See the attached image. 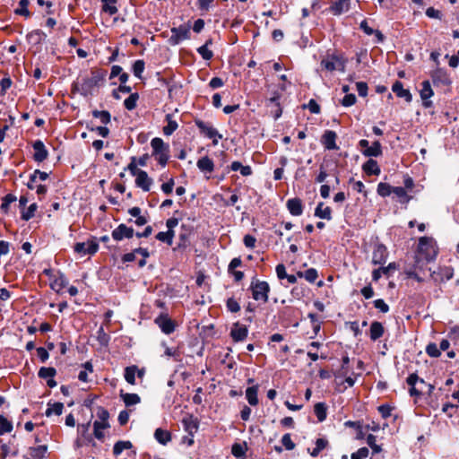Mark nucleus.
I'll list each match as a JSON object with an SVG mask.
<instances>
[{"mask_svg":"<svg viewBox=\"0 0 459 459\" xmlns=\"http://www.w3.org/2000/svg\"><path fill=\"white\" fill-rule=\"evenodd\" d=\"M107 71L105 70H92L91 76L83 78L82 82L76 86V90L84 97L92 95L94 89L104 83Z\"/></svg>","mask_w":459,"mask_h":459,"instance_id":"f257e3e1","label":"nucleus"},{"mask_svg":"<svg viewBox=\"0 0 459 459\" xmlns=\"http://www.w3.org/2000/svg\"><path fill=\"white\" fill-rule=\"evenodd\" d=\"M249 290L252 294V299L255 301L265 304L269 299L270 285L265 281H261L254 276L249 285Z\"/></svg>","mask_w":459,"mask_h":459,"instance_id":"f03ea898","label":"nucleus"},{"mask_svg":"<svg viewBox=\"0 0 459 459\" xmlns=\"http://www.w3.org/2000/svg\"><path fill=\"white\" fill-rule=\"evenodd\" d=\"M96 416L98 419L93 422V434L97 439L102 440L104 438L103 430L110 427L108 422L109 412L105 408L98 406Z\"/></svg>","mask_w":459,"mask_h":459,"instance_id":"7ed1b4c3","label":"nucleus"},{"mask_svg":"<svg viewBox=\"0 0 459 459\" xmlns=\"http://www.w3.org/2000/svg\"><path fill=\"white\" fill-rule=\"evenodd\" d=\"M152 148V156L161 167H165L169 159V146L165 143L161 138L155 137L151 141Z\"/></svg>","mask_w":459,"mask_h":459,"instance_id":"20e7f679","label":"nucleus"},{"mask_svg":"<svg viewBox=\"0 0 459 459\" xmlns=\"http://www.w3.org/2000/svg\"><path fill=\"white\" fill-rule=\"evenodd\" d=\"M195 123L202 134L212 140V144L214 146L218 144L219 139L222 138V134H221L216 128H214L210 123L203 120L198 119L195 120Z\"/></svg>","mask_w":459,"mask_h":459,"instance_id":"39448f33","label":"nucleus"},{"mask_svg":"<svg viewBox=\"0 0 459 459\" xmlns=\"http://www.w3.org/2000/svg\"><path fill=\"white\" fill-rule=\"evenodd\" d=\"M171 36L169 39V42L172 46H177L185 39L190 38V26L188 24H182L178 27H173L170 30Z\"/></svg>","mask_w":459,"mask_h":459,"instance_id":"423d86ee","label":"nucleus"},{"mask_svg":"<svg viewBox=\"0 0 459 459\" xmlns=\"http://www.w3.org/2000/svg\"><path fill=\"white\" fill-rule=\"evenodd\" d=\"M193 235V227L187 224H182L180 227V232L178 234V245L173 248V250L176 251L186 249L191 245V238Z\"/></svg>","mask_w":459,"mask_h":459,"instance_id":"0eeeda50","label":"nucleus"},{"mask_svg":"<svg viewBox=\"0 0 459 459\" xmlns=\"http://www.w3.org/2000/svg\"><path fill=\"white\" fill-rule=\"evenodd\" d=\"M98 249L99 244L95 238H91L87 242H77L74 247V252L79 254L81 256L94 255Z\"/></svg>","mask_w":459,"mask_h":459,"instance_id":"6e6552de","label":"nucleus"},{"mask_svg":"<svg viewBox=\"0 0 459 459\" xmlns=\"http://www.w3.org/2000/svg\"><path fill=\"white\" fill-rule=\"evenodd\" d=\"M434 239L431 237H420L418 244V251L423 254L427 260H431L436 256L434 250Z\"/></svg>","mask_w":459,"mask_h":459,"instance_id":"1a4fd4ad","label":"nucleus"},{"mask_svg":"<svg viewBox=\"0 0 459 459\" xmlns=\"http://www.w3.org/2000/svg\"><path fill=\"white\" fill-rule=\"evenodd\" d=\"M406 382L407 384L411 386L410 390H409V393L411 394V396H420L421 394V391L419 390L417 387H416V385L418 383L421 384V385H427L428 388H429V393H432L433 390H434V385H427L425 383V381L422 379V378H420L418 377L417 374L415 373H412L411 374L407 379H406Z\"/></svg>","mask_w":459,"mask_h":459,"instance_id":"9d476101","label":"nucleus"},{"mask_svg":"<svg viewBox=\"0 0 459 459\" xmlns=\"http://www.w3.org/2000/svg\"><path fill=\"white\" fill-rule=\"evenodd\" d=\"M154 322L165 334H170L176 329L175 322L168 316V314H160L154 319Z\"/></svg>","mask_w":459,"mask_h":459,"instance_id":"9b49d317","label":"nucleus"},{"mask_svg":"<svg viewBox=\"0 0 459 459\" xmlns=\"http://www.w3.org/2000/svg\"><path fill=\"white\" fill-rule=\"evenodd\" d=\"M134 235V230L132 227L121 223L112 230L111 236L116 241H122L125 238H131Z\"/></svg>","mask_w":459,"mask_h":459,"instance_id":"f8f14e48","label":"nucleus"},{"mask_svg":"<svg viewBox=\"0 0 459 459\" xmlns=\"http://www.w3.org/2000/svg\"><path fill=\"white\" fill-rule=\"evenodd\" d=\"M430 77L434 85L447 86L451 84L449 74L444 68L437 67L434 71L431 72Z\"/></svg>","mask_w":459,"mask_h":459,"instance_id":"ddd939ff","label":"nucleus"},{"mask_svg":"<svg viewBox=\"0 0 459 459\" xmlns=\"http://www.w3.org/2000/svg\"><path fill=\"white\" fill-rule=\"evenodd\" d=\"M320 65L322 68L325 69L328 72H333L335 70H343L344 65L341 61V59L336 56H328L325 58L322 59Z\"/></svg>","mask_w":459,"mask_h":459,"instance_id":"4468645a","label":"nucleus"},{"mask_svg":"<svg viewBox=\"0 0 459 459\" xmlns=\"http://www.w3.org/2000/svg\"><path fill=\"white\" fill-rule=\"evenodd\" d=\"M128 213L133 217L134 218V219H129L128 220V222L129 223H134V225H136L137 227H142L143 225H145L147 222H148V213L147 212H145L144 214L142 213V210L140 207H137V206H134V207H132L128 210Z\"/></svg>","mask_w":459,"mask_h":459,"instance_id":"2eb2a0df","label":"nucleus"},{"mask_svg":"<svg viewBox=\"0 0 459 459\" xmlns=\"http://www.w3.org/2000/svg\"><path fill=\"white\" fill-rule=\"evenodd\" d=\"M248 334V328L247 325L236 322L232 325L230 329V337L236 342H243Z\"/></svg>","mask_w":459,"mask_h":459,"instance_id":"dca6fc26","label":"nucleus"},{"mask_svg":"<svg viewBox=\"0 0 459 459\" xmlns=\"http://www.w3.org/2000/svg\"><path fill=\"white\" fill-rule=\"evenodd\" d=\"M388 256V251L385 245L377 244L374 247L372 254V263L374 264H385Z\"/></svg>","mask_w":459,"mask_h":459,"instance_id":"f3484780","label":"nucleus"},{"mask_svg":"<svg viewBox=\"0 0 459 459\" xmlns=\"http://www.w3.org/2000/svg\"><path fill=\"white\" fill-rule=\"evenodd\" d=\"M337 134L334 131L325 130L321 137V143L324 145L325 150H338L339 147L336 144Z\"/></svg>","mask_w":459,"mask_h":459,"instance_id":"a211bd4d","label":"nucleus"},{"mask_svg":"<svg viewBox=\"0 0 459 459\" xmlns=\"http://www.w3.org/2000/svg\"><path fill=\"white\" fill-rule=\"evenodd\" d=\"M183 428L189 436L194 437L199 428V421L197 418L191 414H187L182 419Z\"/></svg>","mask_w":459,"mask_h":459,"instance_id":"6ab92c4d","label":"nucleus"},{"mask_svg":"<svg viewBox=\"0 0 459 459\" xmlns=\"http://www.w3.org/2000/svg\"><path fill=\"white\" fill-rule=\"evenodd\" d=\"M32 147L34 150L33 159L36 162H42L48 158V152L41 140H36L32 143Z\"/></svg>","mask_w":459,"mask_h":459,"instance_id":"aec40b11","label":"nucleus"},{"mask_svg":"<svg viewBox=\"0 0 459 459\" xmlns=\"http://www.w3.org/2000/svg\"><path fill=\"white\" fill-rule=\"evenodd\" d=\"M434 91L431 88L429 81H423L421 82V89L420 91V98L423 100V106L425 108H430L432 101L429 99L433 96Z\"/></svg>","mask_w":459,"mask_h":459,"instance_id":"412c9836","label":"nucleus"},{"mask_svg":"<svg viewBox=\"0 0 459 459\" xmlns=\"http://www.w3.org/2000/svg\"><path fill=\"white\" fill-rule=\"evenodd\" d=\"M68 285V280L61 272H57L56 275L50 282V288L56 293H60L64 288Z\"/></svg>","mask_w":459,"mask_h":459,"instance_id":"4be33fe9","label":"nucleus"},{"mask_svg":"<svg viewBox=\"0 0 459 459\" xmlns=\"http://www.w3.org/2000/svg\"><path fill=\"white\" fill-rule=\"evenodd\" d=\"M135 177L136 186L142 188L144 192L150 191L152 179L148 176L147 172L142 170Z\"/></svg>","mask_w":459,"mask_h":459,"instance_id":"5701e85b","label":"nucleus"},{"mask_svg":"<svg viewBox=\"0 0 459 459\" xmlns=\"http://www.w3.org/2000/svg\"><path fill=\"white\" fill-rule=\"evenodd\" d=\"M46 39L47 34L39 29L33 30L26 35V39L28 43L34 46L40 45L42 42L46 40Z\"/></svg>","mask_w":459,"mask_h":459,"instance_id":"b1692460","label":"nucleus"},{"mask_svg":"<svg viewBox=\"0 0 459 459\" xmlns=\"http://www.w3.org/2000/svg\"><path fill=\"white\" fill-rule=\"evenodd\" d=\"M351 0H334L330 6V12L334 15H341L350 8Z\"/></svg>","mask_w":459,"mask_h":459,"instance_id":"393cba45","label":"nucleus"},{"mask_svg":"<svg viewBox=\"0 0 459 459\" xmlns=\"http://www.w3.org/2000/svg\"><path fill=\"white\" fill-rule=\"evenodd\" d=\"M286 206L290 213L293 216H299L303 212V204L301 199L295 197L287 201Z\"/></svg>","mask_w":459,"mask_h":459,"instance_id":"a878e982","label":"nucleus"},{"mask_svg":"<svg viewBox=\"0 0 459 459\" xmlns=\"http://www.w3.org/2000/svg\"><path fill=\"white\" fill-rule=\"evenodd\" d=\"M392 91L396 94L397 97L404 99L407 102H411L412 96L409 90L403 88V84L400 81H396L393 86Z\"/></svg>","mask_w":459,"mask_h":459,"instance_id":"bb28decb","label":"nucleus"},{"mask_svg":"<svg viewBox=\"0 0 459 459\" xmlns=\"http://www.w3.org/2000/svg\"><path fill=\"white\" fill-rule=\"evenodd\" d=\"M48 451L46 445H39L38 446H30L29 448V457L26 459H43Z\"/></svg>","mask_w":459,"mask_h":459,"instance_id":"cd10ccee","label":"nucleus"},{"mask_svg":"<svg viewBox=\"0 0 459 459\" xmlns=\"http://www.w3.org/2000/svg\"><path fill=\"white\" fill-rule=\"evenodd\" d=\"M362 169L367 175L369 176H378L381 172L377 161L373 159H369L368 161H366L362 166Z\"/></svg>","mask_w":459,"mask_h":459,"instance_id":"c85d7f7f","label":"nucleus"},{"mask_svg":"<svg viewBox=\"0 0 459 459\" xmlns=\"http://www.w3.org/2000/svg\"><path fill=\"white\" fill-rule=\"evenodd\" d=\"M120 397L126 407H130L141 403V398L137 394L125 393L120 390Z\"/></svg>","mask_w":459,"mask_h":459,"instance_id":"c756f323","label":"nucleus"},{"mask_svg":"<svg viewBox=\"0 0 459 459\" xmlns=\"http://www.w3.org/2000/svg\"><path fill=\"white\" fill-rule=\"evenodd\" d=\"M359 28L364 31L365 34L370 36V35H375L376 38H377V42L378 43H381L384 41L385 39V37L384 35L382 34V32L378 30H373L372 28H370L368 24V22L367 20H363L360 24H359Z\"/></svg>","mask_w":459,"mask_h":459,"instance_id":"7c9ffc66","label":"nucleus"},{"mask_svg":"<svg viewBox=\"0 0 459 459\" xmlns=\"http://www.w3.org/2000/svg\"><path fill=\"white\" fill-rule=\"evenodd\" d=\"M197 168L204 173H212L214 170V163L208 156H204L197 160Z\"/></svg>","mask_w":459,"mask_h":459,"instance_id":"2f4dec72","label":"nucleus"},{"mask_svg":"<svg viewBox=\"0 0 459 459\" xmlns=\"http://www.w3.org/2000/svg\"><path fill=\"white\" fill-rule=\"evenodd\" d=\"M362 154L366 157H379L382 155V146L379 141H375L372 145H369L366 150L361 151Z\"/></svg>","mask_w":459,"mask_h":459,"instance_id":"473e14b6","label":"nucleus"},{"mask_svg":"<svg viewBox=\"0 0 459 459\" xmlns=\"http://www.w3.org/2000/svg\"><path fill=\"white\" fill-rule=\"evenodd\" d=\"M384 334V326L380 322L374 321L370 325L369 337L372 341L378 340Z\"/></svg>","mask_w":459,"mask_h":459,"instance_id":"72a5a7b5","label":"nucleus"},{"mask_svg":"<svg viewBox=\"0 0 459 459\" xmlns=\"http://www.w3.org/2000/svg\"><path fill=\"white\" fill-rule=\"evenodd\" d=\"M315 216L327 221L332 220V209L329 206H324V203H319L315 210Z\"/></svg>","mask_w":459,"mask_h":459,"instance_id":"f704fd0d","label":"nucleus"},{"mask_svg":"<svg viewBox=\"0 0 459 459\" xmlns=\"http://www.w3.org/2000/svg\"><path fill=\"white\" fill-rule=\"evenodd\" d=\"M167 121V126H165L162 129L163 134L165 135H171L178 127V125L176 120L173 119L172 114H167L165 117Z\"/></svg>","mask_w":459,"mask_h":459,"instance_id":"c9c22d12","label":"nucleus"},{"mask_svg":"<svg viewBox=\"0 0 459 459\" xmlns=\"http://www.w3.org/2000/svg\"><path fill=\"white\" fill-rule=\"evenodd\" d=\"M154 437L160 444L165 446L171 440V433L166 429H157L154 432Z\"/></svg>","mask_w":459,"mask_h":459,"instance_id":"e433bc0d","label":"nucleus"},{"mask_svg":"<svg viewBox=\"0 0 459 459\" xmlns=\"http://www.w3.org/2000/svg\"><path fill=\"white\" fill-rule=\"evenodd\" d=\"M394 269H396V265L394 263H390L385 267H380L378 269H375L372 272V279H373V281H377L381 278L382 274L388 276L390 270H394Z\"/></svg>","mask_w":459,"mask_h":459,"instance_id":"4c0bfd02","label":"nucleus"},{"mask_svg":"<svg viewBox=\"0 0 459 459\" xmlns=\"http://www.w3.org/2000/svg\"><path fill=\"white\" fill-rule=\"evenodd\" d=\"M138 367L136 365L128 366L124 370L125 380L130 385H135L136 372Z\"/></svg>","mask_w":459,"mask_h":459,"instance_id":"58836bf2","label":"nucleus"},{"mask_svg":"<svg viewBox=\"0 0 459 459\" xmlns=\"http://www.w3.org/2000/svg\"><path fill=\"white\" fill-rule=\"evenodd\" d=\"M258 385H253L247 387L246 390V398L248 401V403L252 406H255L258 404Z\"/></svg>","mask_w":459,"mask_h":459,"instance_id":"ea45409f","label":"nucleus"},{"mask_svg":"<svg viewBox=\"0 0 459 459\" xmlns=\"http://www.w3.org/2000/svg\"><path fill=\"white\" fill-rule=\"evenodd\" d=\"M212 44V39H209L206 40L205 44L197 48L198 54L204 59V60H211L213 56V53L212 50L208 48L210 45Z\"/></svg>","mask_w":459,"mask_h":459,"instance_id":"a19ab883","label":"nucleus"},{"mask_svg":"<svg viewBox=\"0 0 459 459\" xmlns=\"http://www.w3.org/2000/svg\"><path fill=\"white\" fill-rule=\"evenodd\" d=\"M63 409H64V404L62 403H59V402L54 403H48V409L46 410L45 414L47 417H49L53 414L59 416L62 414Z\"/></svg>","mask_w":459,"mask_h":459,"instance_id":"79ce46f5","label":"nucleus"},{"mask_svg":"<svg viewBox=\"0 0 459 459\" xmlns=\"http://www.w3.org/2000/svg\"><path fill=\"white\" fill-rule=\"evenodd\" d=\"M393 194H394L398 201L401 204H408L411 200V196L407 194L406 190L403 186H394L393 190Z\"/></svg>","mask_w":459,"mask_h":459,"instance_id":"37998d69","label":"nucleus"},{"mask_svg":"<svg viewBox=\"0 0 459 459\" xmlns=\"http://www.w3.org/2000/svg\"><path fill=\"white\" fill-rule=\"evenodd\" d=\"M327 407L325 403H317L314 406V412L319 422L324 421L326 419Z\"/></svg>","mask_w":459,"mask_h":459,"instance_id":"c03bdc74","label":"nucleus"},{"mask_svg":"<svg viewBox=\"0 0 459 459\" xmlns=\"http://www.w3.org/2000/svg\"><path fill=\"white\" fill-rule=\"evenodd\" d=\"M174 236H175V231L174 230H167L165 232L163 231H160L159 232L155 238L156 239H158L159 241L160 242H163V243H166L167 245L169 246H171L172 243H173V238H174Z\"/></svg>","mask_w":459,"mask_h":459,"instance_id":"a18cd8bd","label":"nucleus"},{"mask_svg":"<svg viewBox=\"0 0 459 459\" xmlns=\"http://www.w3.org/2000/svg\"><path fill=\"white\" fill-rule=\"evenodd\" d=\"M247 446L246 442L235 443L232 445L231 453L235 457L243 458L246 455Z\"/></svg>","mask_w":459,"mask_h":459,"instance_id":"49530a36","label":"nucleus"},{"mask_svg":"<svg viewBox=\"0 0 459 459\" xmlns=\"http://www.w3.org/2000/svg\"><path fill=\"white\" fill-rule=\"evenodd\" d=\"M299 278H305L308 282L314 283L318 277L317 271L315 268H309L305 272H298Z\"/></svg>","mask_w":459,"mask_h":459,"instance_id":"de8ad7c7","label":"nucleus"},{"mask_svg":"<svg viewBox=\"0 0 459 459\" xmlns=\"http://www.w3.org/2000/svg\"><path fill=\"white\" fill-rule=\"evenodd\" d=\"M103 5H102V11L104 13H108L109 15L116 14L118 10L117 7V0H101Z\"/></svg>","mask_w":459,"mask_h":459,"instance_id":"09e8293b","label":"nucleus"},{"mask_svg":"<svg viewBox=\"0 0 459 459\" xmlns=\"http://www.w3.org/2000/svg\"><path fill=\"white\" fill-rule=\"evenodd\" d=\"M92 117L95 118H99L100 123L103 125H108L111 120V115L107 110H93L92 111Z\"/></svg>","mask_w":459,"mask_h":459,"instance_id":"8fccbe9b","label":"nucleus"},{"mask_svg":"<svg viewBox=\"0 0 459 459\" xmlns=\"http://www.w3.org/2000/svg\"><path fill=\"white\" fill-rule=\"evenodd\" d=\"M394 187L388 183L380 182L377 185V192L380 196L386 197L393 194Z\"/></svg>","mask_w":459,"mask_h":459,"instance_id":"3c124183","label":"nucleus"},{"mask_svg":"<svg viewBox=\"0 0 459 459\" xmlns=\"http://www.w3.org/2000/svg\"><path fill=\"white\" fill-rule=\"evenodd\" d=\"M56 375V370L52 367H42L39 368L38 372V376L42 379H50L53 378Z\"/></svg>","mask_w":459,"mask_h":459,"instance_id":"603ef678","label":"nucleus"},{"mask_svg":"<svg viewBox=\"0 0 459 459\" xmlns=\"http://www.w3.org/2000/svg\"><path fill=\"white\" fill-rule=\"evenodd\" d=\"M91 423L88 422L86 424L78 425L77 431L80 435V437H82L84 440H87L88 443L92 441V437L89 434Z\"/></svg>","mask_w":459,"mask_h":459,"instance_id":"864d4df0","label":"nucleus"},{"mask_svg":"<svg viewBox=\"0 0 459 459\" xmlns=\"http://www.w3.org/2000/svg\"><path fill=\"white\" fill-rule=\"evenodd\" d=\"M139 94L137 92L131 93L124 101V106L127 110H133L136 108Z\"/></svg>","mask_w":459,"mask_h":459,"instance_id":"5fc2aeb1","label":"nucleus"},{"mask_svg":"<svg viewBox=\"0 0 459 459\" xmlns=\"http://www.w3.org/2000/svg\"><path fill=\"white\" fill-rule=\"evenodd\" d=\"M132 443L130 441H117L113 446L114 455H119L124 450L130 449Z\"/></svg>","mask_w":459,"mask_h":459,"instance_id":"6e6d98bb","label":"nucleus"},{"mask_svg":"<svg viewBox=\"0 0 459 459\" xmlns=\"http://www.w3.org/2000/svg\"><path fill=\"white\" fill-rule=\"evenodd\" d=\"M328 445V441L325 438H317L316 441V446L310 453L311 456L316 457L322 450H324Z\"/></svg>","mask_w":459,"mask_h":459,"instance_id":"4d7b16f0","label":"nucleus"},{"mask_svg":"<svg viewBox=\"0 0 459 459\" xmlns=\"http://www.w3.org/2000/svg\"><path fill=\"white\" fill-rule=\"evenodd\" d=\"M29 4H30L29 0H20L19 7L15 10V13L23 15L26 18H29L30 16V12L28 9Z\"/></svg>","mask_w":459,"mask_h":459,"instance_id":"13d9d810","label":"nucleus"},{"mask_svg":"<svg viewBox=\"0 0 459 459\" xmlns=\"http://www.w3.org/2000/svg\"><path fill=\"white\" fill-rule=\"evenodd\" d=\"M13 430V423L3 415H0V436Z\"/></svg>","mask_w":459,"mask_h":459,"instance_id":"bf43d9fd","label":"nucleus"},{"mask_svg":"<svg viewBox=\"0 0 459 459\" xmlns=\"http://www.w3.org/2000/svg\"><path fill=\"white\" fill-rule=\"evenodd\" d=\"M16 201V196L13 195V194H8L6 195L3 200H2V204H1V207L0 209L2 210V212L4 213H7L8 211H9V206L12 203L15 202Z\"/></svg>","mask_w":459,"mask_h":459,"instance_id":"052dcab7","label":"nucleus"},{"mask_svg":"<svg viewBox=\"0 0 459 459\" xmlns=\"http://www.w3.org/2000/svg\"><path fill=\"white\" fill-rule=\"evenodd\" d=\"M145 64L143 60H136L134 61L132 70L134 73V75L139 79L142 78V74L144 71Z\"/></svg>","mask_w":459,"mask_h":459,"instance_id":"680f3d73","label":"nucleus"},{"mask_svg":"<svg viewBox=\"0 0 459 459\" xmlns=\"http://www.w3.org/2000/svg\"><path fill=\"white\" fill-rule=\"evenodd\" d=\"M162 346L165 348L164 355L167 357H172L175 361H180V352L178 349H172L166 345L165 342L162 343Z\"/></svg>","mask_w":459,"mask_h":459,"instance_id":"e2e57ef3","label":"nucleus"},{"mask_svg":"<svg viewBox=\"0 0 459 459\" xmlns=\"http://www.w3.org/2000/svg\"><path fill=\"white\" fill-rule=\"evenodd\" d=\"M38 208V205L37 204L33 203L31 204L28 208L27 210L23 211L22 212V216L21 218L23 220V221H29L30 220L32 217H34L35 215V212Z\"/></svg>","mask_w":459,"mask_h":459,"instance_id":"0e129e2a","label":"nucleus"},{"mask_svg":"<svg viewBox=\"0 0 459 459\" xmlns=\"http://www.w3.org/2000/svg\"><path fill=\"white\" fill-rule=\"evenodd\" d=\"M226 307L228 311L231 313H237L240 310V305L238 301L233 297H230L226 300Z\"/></svg>","mask_w":459,"mask_h":459,"instance_id":"69168bd1","label":"nucleus"},{"mask_svg":"<svg viewBox=\"0 0 459 459\" xmlns=\"http://www.w3.org/2000/svg\"><path fill=\"white\" fill-rule=\"evenodd\" d=\"M426 352L429 356L432 358H437L441 354L439 348H437V346L435 343H429L426 347Z\"/></svg>","mask_w":459,"mask_h":459,"instance_id":"338daca9","label":"nucleus"},{"mask_svg":"<svg viewBox=\"0 0 459 459\" xmlns=\"http://www.w3.org/2000/svg\"><path fill=\"white\" fill-rule=\"evenodd\" d=\"M368 454L369 451L367 447H360L357 452L351 454V459H366Z\"/></svg>","mask_w":459,"mask_h":459,"instance_id":"774afa93","label":"nucleus"}]
</instances>
